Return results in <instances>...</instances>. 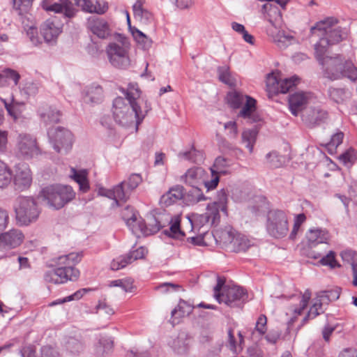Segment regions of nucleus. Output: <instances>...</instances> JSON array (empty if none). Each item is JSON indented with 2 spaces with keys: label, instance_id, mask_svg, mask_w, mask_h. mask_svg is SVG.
<instances>
[{
  "label": "nucleus",
  "instance_id": "obj_51",
  "mask_svg": "<svg viewBox=\"0 0 357 357\" xmlns=\"http://www.w3.org/2000/svg\"><path fill=\"white\" fill-rule=\"evenodd\" d=\"M109 286L121 287L126 292H132L134 289L132 280L131 279H119L112 280L110 282Z\"/></svg>",
  "mask_w": 357,
  "mask_h": 357
},
{
  "label": "nucleus",
  "instance_id": "obj_46",
  "mask_svg": "<svg viewBox=\"0 0 357 357\" xmlns=\"http://www.w3.org/2000/svg\"><path fill=\"white\" fill-rule=\"evenodd\" d=\"M266 158L268 165L273 168H278L285 162L284 157L275 151L268 153Z\"/></svg>",
  "mask_w": 357,
  "mask_h": 357
},
{
  "label": "nucleus",
  "instance_id": "obj_1",
  "mask_svg": "<svg viewBox=\"0 0 357 357\" xmlns=\"http://www.w3.org/2000/svg\"><path fill=\"white\" fill-rule=\"evenodd\" d=\"M311 32L317 34L320 39L314 45L315 56L322 66L324 75L331 80L346 77L351 81L357 79V68L351 63L343 62L340 55L335 57L325 56L331 45H335L347 36L346 29L338 25L335 17H327L316 23L311 28Z\"/></svg>",
  "mask_w": 357,
  "mask_h": 357
},
{
  "label": "nucleus",
  "instance_id": "obj_33",
  "mask_svg": "<svg viewBox=\"0 0 357 357\" xmlns=\"http://www.w3.org/2000/svg\"><path fill=\"white\" fill-rule=\"evenodd\" d=\"M328 96L333 102L343 104L350 99L351 93L349 90L344 88L330 87L328 89Z\"/></svg>",
  "mask_w": 357,
  "mask_h": 357
},
{
  "label": "nucleus",
  "instance_id": "obj_14",
  "mask_svg": "<svg viewBox=\"0 0 357 357\" xmlns=\"http://www.w3.org/2000/svg\"><path fill=\"white\" fill-rule=\"evenodd\" d=\"M41 6L46 11L63 14L66 22L77 13V10L70 0H43Z\"/></svg>",
  "mask_w": 357,
  "mask_h": 357
},
{
  "label": "nucleus",
  "instance_id": "obj_39",
  "mask_svg": "<svg viewBox=\"0 0 357 357\" xmlns=\"http://www.w3.org/2000/svg\"><path fill=\"white\" fill-rule=\"evenodd\" d=\"M181 219L179 216H174L171 219L169 229L165 230L166 235L174 238H181L184 236V233L180 229Z\"/></svg>",
  "mask_w": 357,
  "mask_h": 357
},
{
  "label": "nucleus",
  "instance_id": "obj_21",
  "mask_svg": "<svg viewBox=\"0 0 357 357\" xmlns=\"http://www.w3.org/2000/svg\"><path fill=\"white\" fill-rule=\"evenodd\" d=\"M32 182V174L29 165L26 163H19L15 166L14 183L20 190L29 188Z\"/></svg>",
  "mask_w": 357,
  "mask_h": 357
},
{
  "label": "nucleus",
  "instance_id": "obj_31",
  "mask_svg": "<svg viewBox=\"0 0 357 357\" xmlns=\"http://www.w3.org/2000/svg\"><path fill=\"white\" fill-rule=\"evenodd\" d=\"M146 0H136L132 6L134 17L143 24H148L153 20L151 12L144 8Z\"/></svg>",
  "mask_w": 357,
  "mask_h": 357
},
{
  "label": "nucleus",
  "instance_id": "obj_28",
  "mask_svg": "<svg viewBox=\"0 0 357 357\" xmlns=\"http://www.w3.org/2000/svg\"><path fill=\"white\" fill-rule=\"evenodd\" d=\"M126 181H122L112 188V206H120L126 203L130 198L131 192L125 185Z\"/></svg>",
  "mask_w": 357,
  "mask_h": 357
},
{
  "label": "nucleus",
  "instance_id": "obj_3",
  "mask_svg": "<svg viewBox=\"0 0 357 357\" xmlns=\"http://www.w3.org/2000/svg\"><path fill=\"white\" fill-rule=\"evenodd\" d=\"M82 254L71 252L58 257V267L47 271L44 279L47 282L63 284L68 280H76L79 276V271L74 266L82 259Z\"/></svg>",
  "mask_w": 357,
  "mask_h": 357
},
{
  "label": "nucleus",
  "instance_id": "obj_10",
  "mask_svg": "<svg viewBox=\"0 0 357 357\" xmlns=\"http://www.w3.org/2000/svg\"><path fill=\"white\" fill-rule=\"evenodd\" d=\"M267 35L280 49H285L293 44L296 39L282 29V17L280 15L274 20H268L266 27Z\"/></svg>",
  "mask_w": 357,
  "mask_h": 357
},
{
  "label": "nucleus",
  "instance_id": "obj_20",
  "mask_svg": "<svg viewBox=\"0 0 357 357\" xmlns=\"http://www.w3.org/2000/svg\"><path fill=\"white\" fill-rule=\"evenodd\" d=\"M327 118L328 112L321 107H310L302 114L303 123L310 128L324 123Z\"/></svg>",
  "mask_w": 357,
  "mask_h": 357
},
{
  "label": "nucleus",
  "instance_id": "obj_44",
  "mask_svg": "<svg viewBox=\"0 0 357 357\" xmlns=\"http://www.w3.org/2000/svg\"><path fill=\"white\" fill-rule=\"evenodd\" d=\"M324 312L323 305L320 301H317V298L313 305L309 310L307 314L304 317L302 321V324H305L309 319H314L317 316Z\"/></svg>",
  "mask_w": 357,
  "mask_h": 357
},
{
  "label": "nucleus",
  "instance_id": "obj_17",
  "mask_svg": "<svg viewBox=\"0 0 357 357\" xmlns=\"http://www.w3.org/2000/svg\"><path fill=\"white\" fill-rule=\"evenodd\" d=\"M312 98V94L306 91H297L290 94L288 102L291 113L294 116H298Z\"/></svg>",
  "mask_w": 357,
  "mask_h": 357
},
{
  "label": "nucleus",
  "instance_id": "obj_26",
  "mask_svg": "<svg viewBox=\"0 0 357 357\" xmlns=\"http://www.w3.org/2000/svg\"><path fill=\"white\" fill-rule=\"evenodd\" d=\"M242 109L239 112L238 116L247 119L250 123L257 122L260 120L256 112V100L250 96L247 97L244 104L241 106Z\"/></svg>",
  "mask_w": 357,
  "mask_h": 357
},
{
  "label": "nucleus",
  "instance_id": "obj_11",
  "mask_svg": "<svg viewBox=\"0 0 357 357\" xmlns=\"http://www.w3.org/2000/svg\"><path fill=\"white\" fill-rule=\"evenodd\" d=\"M53 149L59 153L66 154L73 147V135L68 129L58 126L47 132Z\"/></svg>",
  "mask_w": 357,
  "mask_h": 357
},
{
  "label": "nucleus",
  "instance_id": "obj_38",
  "mask_svg": "<svg viewBox=\"0 0 357 357\" xmlns=\"http://www.w3.org/2000/svg\"><path fill=\"white\" fill-rule=\"evenodd\" d=\"M257 134L258 131L256 129H246L241 133V142L245 144V147L249 150L250 153L253 151Z\"/></svg>",
  "mask_w": 357,
  "mask_h": 357
},
{
  "label": "nucleus",
  "instance_id": "obj_55",
  "mask_svg": "<svg viewBox=\"0 0 357 357\" xmlns=\"http://www.w3.org/2000/svg\"><path fill=\"white\" fill-rule=\"evenodd\" d=\"M219 79L227 84H232L231 75L227 66H220L218 68Z\"/></svg>",
  "mask_w": 357,
  "mask_h": 357
},
{
  "label": "nucleus",
  "instance_id": "obj_12",
  "mask_svg": "<svg viewBox=\"0 0 357 357\" xmlns=\"http://www.w3.org/2000/svg\"><path fill=\"white\" fill-rule=\"evenodd\" d=\"M129 43L126 38L121 44L117 43H109L106 52L110 63L116 67L125 68L130 66V60L128 56Z\"/></svg>",
  "mask_w": 357,
  "mask_h": 357
},
{
  "label": "nucleus",
  "instance_id": "obj_8",
  "mask_svg": "<svg viewBox=\"0 0 357 357\" xmlns=\"http://www.w3.org/2000/svg\"><path fill=\"white\" fill-rule=\"evenodd\" d=\"M266 228L268 234L275 238H282L289 232L288 217L285 211L271 210L267 214Z\"/></svg>",
  "mask_w": 357,
  "mask_h": 357
},
{
  "label": "nucleus",
  "instance_id": "obj_50",
  "mask_svg": "<svg viewBox=\"0 0 357 357\" xmlns=\"http://www.w3.org/2000/svg\"><path fill=\"white\" fill-rule=\"evenodd\" d=\"M3 77L5 78L6 86L10 84V81H13L15 86L18 84L20 79V75L15 70L6 68L2 71Z\"/></svg>",
  "mask_w": 357,
  "mask_h": 357
},
{
  "label": "nucleus",
  "instance_id": "obj_40",
  "mask_svg": "<svg viewBox=\"0 0 357 357\" xmlns=\"http://www.w3.org/2000/svg\"><path fill=\"white\" fill-rule=\"evenodd\" d=\"M188 204H195L200 201L206 199L199 187H192L185 197Z\"/></svg>",
  "mask_w": 357,
  "mask_h": 357
},
{
  "label": "nucleus",
  "instance_id": "obj_13",
  "mask_svg": "<svg viewBox=\"0 0 357 357\" xmlns=\"http://www.w3.org/2000/svg\"><path fill=\"white\" fill-rule=\"evenodd\" d=\"M297 77L281 79L274 73L268 74L266 77V91L269 96L286 93L296 84Z\"/></svg>",
  "mask_w": 357,
  "mask_h": 357
},
{
  "label": "nucleus",
  "instance_id": "obj_56",
  "mask_svg": "<svg viewBox=\"0 0 357 357\" xmlns=\"http://www.w3.org/2000/svg\"><path fill=\"white\" fill-rule=\"evenodd\" d=\"M67 349L72 354H76L81 352L83 349L84 346L82 343L75 338H70L67 344H66Z\"/></svg>",
  "mask_w": 357,
  "mask_h": 357
},
{
  "label": "nucleus",
  "instance_id": "obj_15",
  "mask_svg": "<svg viewBox=\"0 0 357 357\" xmlns=\"http://www.w3.org/2000/svg\"><path fill=\"white\" fill-rule=\"evenodd\" d=\"M24 235L18 229L13 228L0 232V250H8L19 247L24 241Z\"/></svg>",
  "mask_w": 357,
  "mask_h": 357
},
{
  "label": "nucleus",
  "instance_id": "obj_32",
  "mask_svg": "<svg viewBox=\"0 0 357 357\" xmlns=\"http://www.w3.org/2000/svg\"><path fill=\"white\" fill-rule=\"evenodd\" d=\"M103 100V90L101 86L92 84L86 90L84 101L91 104H99Z\"/></svg>",
  "mask_w": 357,
  "mask_h": 357
},
{
  "label": "nucleus",
  "instance_id": "obj_7",
  "mask_svg": "<svg viewBox=\"0 0 357 357\" xmlns=\"http://www.w3.org/2000/svg\"><path fill=\"white\" fill-rule=\"evenodd\" d=\"M208 173L202 167H193L187 170L181 176V181L191 187H199L204 185L207 191L216 188L219 183V176L215 170L211 169V178L208 179Z\"/></svg>",
  "mask_w": 357,
  "mask_h": 357
},
{
  "label": "nucleus",
  "instance_id": "obj_60",
  "mask_svg": "<svg viewBox=\"0 0 357 357\" xmlns=\"http://www.w3.org/2000/svg\"><path fill=\"white\" fill-rule=\"evenodd\" d=\"M93 13L98 15L105 14L108 8V3L104 0H93Z\"/></svg>",
  "mask_w": 357,
  "mask_h": 357
},
{
  "label": "nucleus",
  "instance_id": "obj_62",
  "mask_svg": "<svg viewBox=\"0 0 357 357\" xmlns=\"http://www.w3.org/2000/svg\"><path fill=\"white\" fill-rule=\"evenodd\" d=\"M75 3L80 7L82 10L88 13H93V0H73Z\"/></svg>",
  "mask_w": 357,
  "mask_h": 357
},
{
  "label": "nucleus",
  "instance_id": "obj_58",
  "mask_svg": "<svg viewBox=\"0 0 357 357\" xmlns=\"http://www.w3.org/2000/svg\"><path fill=\"white\" fill-rule=\"evenodd\" d=\"M88 291L86 289L79 290L75 292L73 294L66 296L62 299H58L51 303V305H55L57 304L64 303L74 300H79L83 296V292Z\"/></svg>",
  "mask_w": 357,
  "mask_h": 357
},
{
  "label": "nucleus",
  "instance_id": "obj_34",
  "mask_svg": "<svg viewBox=\"0 0 357 357\" xmlns=\"http://www.w3.org/2000/svg\"><path fill=\"white\" fill-rule=\"evenodd\" d=\"M114 348V340L109 336H100L96 345V353L98 356H104L110 354Z\"/></svg>",
  "mask_w": 357,
  "mask_h": 357
},
{
  "label": "nucleus",
  "instance_id": "obj_6",
  "mask_svg": "<svg viewBox=\"0 0 357 357\" xmlns=\"http://www.w3.org/2000/svg\"><path fill=\"white\" fill-rule=\"evenodd\" d=\"M15 218L20 226L36 222L40 213L36 201L31 197H20L14 206Z\"/></svg>",
  "mask_w": 357,
  "mask_h": 357
},
{
  "label": "nucleus",
  "instance_id": "obj_53",
  "mask_svg": "<svg viewBox=\"0 0 357 357\" xmlns=\"http://www.w3.org/2000/svg\"><path fill=\"white\" fill-rule=\"evenodd\" d=\"M225 130L227 131V136L229 139L234 140L237 139L238 135V125L236 121H230L223 125Z\"/></svg>",
  "mask_w": 357,
  "mask_h": 357
},
{
  "label": "nucleus",
  "instance_id": "obj_54",
  "mask_svg": "<svg viewBox=\"0 0 357 357\" xmlns=\"http://www.w3.org/2000/svg\"><path fill=\"white\" fill-rule=\"evenodd\" d=\"M13 1L14 9L18 12L19 15H22L28 12L33 0H13Z\"/></svg>",
  "mask_w": 357,
  "mask_h": 357
},
{
  "label": "nucleus",
  "instance_id": "obj_43",
  "mask_svg": "<svg viewBox=\"0 0 357 357\" xmlns=\"http://www.w3.org/2000/svg\"><path fill=\"white\" fill-rule=\"evenodd\" d=\"M40 117L46 125H50L59 121L61 113L59 110L50 107L47 112L41 113Z\"/></svg>",
  "mask_w": 357,
  "mask_h": 357
},
{
  "label": "nucleus",
  "instance_id": "obj_42",
  "mask_svg": "<svg viewBox=\"0 0 357 357\" xmlns=\"http://www.w3.org/2000/svg\"><path fill=\"white\" fill-rule=\"evenodd\" d=\"M227 192L225 189H221L217 192V200L209 205H215L218 212L222 211L227 214Z\"/></svg>",
  "mask_w": 357,
  "mask_h": 357
},
{
  "label": "nucleus",
  "instance_id": "obj_23",
  "mask_svg": "<svg viewBox=\"0 0 357 357\" xmlns=\"http://www.w3.org/2000/svg\"><path fill=\"white\" fill-rule=\"evenodd\" d=\"M215 205H208L206 211L202 214L195 213L192 215V220L199 227H202L207 223L213 225L220 219V213L218 212Z\"/></svg>",
  "mask_w": 357,
  "mask_h": 357
},
{
  "label": "nucleus",
  "instance_id": "obj_24",
  "mask_svg": "<svg viewBox=\"0 0 357 357\" xmlns=\"http://www.w3.org/2000/svg\"><path fill=\"white\" fill-rule=\"evenodd\" d=\"M87 26L100 38H106L109 35V25L103 19L91 17L88 19Z\"/></svg>",
  "mask_w": 357,
  "mask_h": 357
},
{
  "label": "nucleus",
  "instance_id": "obj_47",
  "mask_svg": "<svg viewBox=\"0 0 357 357\" xmlns=\"http://www.w3.org/2000/svg\"><path fill=\"white\" fill-rule=\"evenodd\" d=\"M344 138V133L341 131H337L333 134L328 143L326 144V147L331 154L336 151L337 147L342 144Z\"/></svg>",
  "mask_w": 357,
  "mask_h": 357
},
{
  "label": "nucleus",
  "instance_id": "obj_25",
  "mask_svg": "<svg viewBox=\"0 0 357 357\" xmlns=\"http://www.w3.org/2000/svg\"><path fill=\"white\" fill-rule=\"evenodd\" d=\"M184 197V188L176 185L160 197V202L165 206H171Z\"/></svg>",
  "mask_w": 357,
  "mask_h": 357
},
{
  "label": "nucleus",
  "instance_id": "obj_45",
  "mask_svg": "<svg viewBox=\"0 0 357 357\" xmlns=\"http://www.w3.org/2000/svg\"><path fill=\"white\" fill-rule=\"evenodd\" d=\"M338 159L344 165L351 167L357 159L356 152L354 149L350 148L340 154Z\"/></svg>",
  "mask_w": 357,
  "mask_h": 357
},
{
  "label": "nucleus",
  "instance_id": "obj_30",
  "mask_svg": "<svg viewBox=\"0 0 357 357\" xmlns=\"http://www.w3.org/2000/svg\"><path fill=\"white\" fill-rule=\"evenodd\" d=\"M193 310V306L183 300H180L178 305L172 311L170 322L172 326L179 323V319L189 315Z\"/></svg>",
  "mask_w": 357,
  "mask_h": 357
},
{
  "label": "nucleus",
  "instance_id": "obj_5",
  "mask_svg": "<svg viewBox=\"0 0 357 357\" xmlns=\"http://www.w3.org/2000/svg\"><path fill=\"white\" fill-rule=\"evenodd\" d=\"M213 292L219 303H224L231 307H240L248 300V294L244 289L236 285H225V280L220 278H218Z\"/></svg>",
  "mask_w": 357,
  "mask_h": 357
},
{
  "label": "nucleus",
  "instance_id": "obj_48",
  "mask_svg": "<svg viewBox=\"0 0 357 357\" xmlns=\"http://www.w3.org/2000/svg\"><path fill=\"white\" fill-rule=\"evenodd\" d=\"M307 218L304 213L297 214L294 218V225L289 234L290 239H294L300 229L301 226L306 221Z\"/></svg>",
  "mask_w": 357,
  "mask_h": 357
},
{
  "label": "nucleus",
  "instance_id": "obj_2",
  "mask_svg": "<svg viewBox=\"0 0 357 357\" xmlns=\"http://www.w3.org/2000/svg\"><path fill=\"white\" fill-rule=\"evenodd\" d=\"M120 91L126 98L117 97L113 101L112 114L115 122L122 127L135 126L137 131L142 122L151 105L145 101L142 107L139 98L141 91L136 84H130L127 89L121 87Z\"/></svg>",
  "mask_w": 357,
  "mask_h": 357
},
{
  "label": "nucleus",
  "instance_id": "obj_29",
  "mask_svg": "<svg viewBox=\"0 0 357 357\" xmlns=\"http://www.w3.org/2000/svg\"><path fill=\"white\" fill-rule=\"evenodd\" d=\"M311 297V292L307 289L303 294H294L290 298L295 301L298 302V305H292L290 307V311L294 314L295 317L301 315L303 310L307 306L308 302Z\"/></svg>",
  "mask_w": 357,
  "mask_h": 357
},
{
  "label": "nucleus",
  "instance_id": "obj_27",
  "mask_svg": "<svg viewBox=\"0 0 357 357\" xmlns=\"http://www.w3.org/2000/svg\"><path fill=\"white\" fill-rule=\"evenodd\" d=\"M330 235L328 231L321 228L310 229L306 233V238L310 246H315L319 243H327Z\"/></svg>",
  "mask_w": 357,
  "mask_h": 357
},
{
  "label": "nucleus",
  "instance_id": "obj_61",
  "mask_svg": "<svg viewBox=\"0 0 357 357\" xmlns=\"http://www.w3.org/2000/svg\"><path fill=\"white\" fill-rule=\"evenodd\" d=\"M181 288L180 285L171 282H164L156 287V289L163 294L169 291H177Z\"/></svg>",
  "mask_w": 357,
  "mask_h": 357
},
{
  "label": "nucleus",
  "instance_id": "obj_16",
  "mask_svg": "<svg viewBox=\"0 0 357 357\" xmlns=\"http://www.w3.org/2000/svg\"><path fill=\"white\" fill-rule=\"evenodd\" d=\"M222 239L225 243H229L234 252L246 251L253 243L246 236L236 232L233 229L222 233Z\"/></svg>",
  "mask_w": 357,
  "mask_h": 357
},
{
  "label": "nucleus",
  "instance_id": "obj_59",
  "mask_svg": "<svg viewBox=\"0 0 357 357\" xmlns=\"http://www.w3.org/2000/svg\"><path fill=\"white\" fill-rule=\"evenodd\" d=\"M319 262L323 266H329L331 268L339 266L335 260V252L333 251H330L326 256L322 257Z\"/></svg>",
  "mask_w": 357,
  "mask_h": 357
},
{
  "label": "nucleus",
  "instance_id": "obj_37",
  "mask_svg": "<svg viewBox=\"0 0 357 357\" xmlns=\"http://www.w3.org/2000/svg\"><path fill=\"white\" fill-rule=\"evenodd\" d=\"M249 96L244 95L237 91H232L227 95V102L228 105L233 109L240 108L243 104L247 97Z\"/></svg>",
  "mask_w": 357,
  "mask_h": 357
},
{
  "label": "nucleus",
  "instance_id": "obj_41",
  "mask_svg": "<svg viewBox=\"0 0 357 357\" xmlns=\"http://www.w3.org/2000/svg\"><path fill=\"white\" fill-rule=\"evenodd\" d=\"M12 180V172L8 165L0 160V188L7 187Z\"/></svg>",
  "mask_w": 357,
  "mask_h": 357
},
{
  "label": "nucleus",
  "instance_id": "obj_18",
  "mask_svg": "<svg viewBox=\"0 0 357 357\" xmlns=\"http://www.w3.org/2000/svg\"><path fill=\"white\" fill-rule=\"evenodd\" d=\"M151 221L152 224L149 223L148 227L145 223L143 222V221H138L135 215L133 214L130 218L127 220L126 224L129 227H130L132 231L134 234H137V229L136 227L137 225L138 229L140 231V232L143 235L149 236L158 232L162 227L160 223L155 218H152Z\"/></svg>",
  "mask_w": 357,
  "mask_h": 357
},
{
  "label": "nucleus",
  "instance_id": "obj_35",
  "mask_svg": "<svg viewBox=\"0 0 357 357\" xmlns=\"http://www.w3.org/2000/svg\"><path fill=\"white\" fill-rule=\"evenodd\" d=\"M70 177L79 185V190L86 192L89 190V183L87 178L88 172L86 169L77 171L72 167Z\"/></svg>",
  "mask_w": 357,
  "mask_h": 357
},
{
  "label": "nucleus",
  "instance_id": "obj_36",
  "mask_svg": "<svg viewBox=\"0 0 357 357\" xmlns=\"http://www.w3.org/2000/svg\"><path fill=\"white\" fill-rule=\"evenodd\" d=\"M341 293V289L335 287L332 289L321 291L317 294V299L320 301L323 305H327L331 302L337 301Z\"/></svg>",
  "mask_w": 357,
  "mask_h": 357
},
{
  "label": "nucleus",
  "instance_id": "obj_19",
  "mask_svg": "<svg viewBox=\"0 0 357 357\" xmlns=\"http://www.w3.org/2000/svg\"><path fill=\"white\" fill-rule=\"evenodd\" d=\"M146 254L147 250L144 247H139L136 250L130 251L126 255L120 256L114 259L111 263V268L114 271L123 268L132 261L143 259Z\"/></svg>",
  "mask_w": 357,
  "mask_h": 357
},
{
  "label": "nucleus",
  "instance_id": "obj_64",
  "mask_svg": "<svg viewBox=\"0 0 357 357\" xmlns=\"http://www.w3.org/2000/svg\"><path fill=\"white\" fill-rule=\"evenodd\" d=\"M267 318L264 314H261L256 322L255 330L260 334L264 335L267 331Z\"/></svg>",
  "mask_w": 357,
  "mask_h": 357
},
{
  "label": "nucleus",
  "instance_id": "obj_9",
  "mask_svg": "<svg viewBox=\"0 0 357 357\" xmlns=\"http://www.w3.org/2000/svg\"><path fill=\"white\" fill-rule=\"evenodd\" d=\"M14 152L18 158L27 160L42 153L36 138L26 133H20L16 137Z\"/></svg>",
  "mask_w": 357,
  "mask_h": 357
},
{
  "label": "nucleus",
  "instance_id": "obj_22",
  "mask_svg": "<svg viewBox=\"0 0 357 357\" xmlns=\"http://www.w3.org/2000/svg\"><path fill=\"white\" fill-rule=\"evenodd\" d=\"M62 31V25L57 22V17L47 20L41 26L40 32L47 43L54 41Z\"/></svg>",
  "mask_w": 357,
  "mask_h": 357
},
{
  "label": "nucleus",
  "instance_id": "obj_4",
  "mask_svg": "<svg viewBox=\"0 0 357 357\" xmlns=\"http://www.w3.org/2000/svg\"><path fill=\"white\" fill-rule=\"evenodd\" d=\"M39 195L49 208L59 210L75 198V192L70 185L52 184L44 187Z\"/></svg>",
  "mask_w": 357,
  "mask_h": 357
},
{
  "label": "nucleus",
  "instance_id": "obj_57",
  "mask_svg": "<svg viewBox=\"0 0 357 357\" xmlns=\"http://www.w3.org/2000/svg\"><path fill=\"white\" fill-rule=\"evenodd\" d=\"M227 166V160L223 157H218L215 160L213 167L210 168L213 169L216 174L220 175L221 174H225V167ZM220 177V176H218Z\"/></svg>",
  "mask_w": 357,
  "mask_h": 357
},
{
  "label": "nucleus",
  "instance_id": "obj_52",
  "mask_svg": "<svg viewBox=\"0 0 357 357\" xmlns=\"http://www.w3.org/2000/svg\"><path fill=\"white\" fill-rule=\"evenodd\" d=\"M127 189L132 193V191L137 188V186L142 181V178L139 174H132L129 176L127 180H125Z\"/></svg>",
  "mask_w": 357,
  "mask_h": 357
},
{
  "label": "nucleus",
  "instance_id": "obj_49",
  "mask_svg": "<svg viewBox=\"0 0 357 357\" xmlns=\"http://www.w3.org/2000/svg\"><path fill=\"white\" fill-rule=\"evenodd\" d=\"M132 34L135 40L142 45L144 49H148L151 45V40L141 31L137 29L132 30Z\"/></svg>",
  "mask_w": 357,
  "mask_h": 357
},
{
  "label": "nucleus",
  "instance_id": "obj_63",
  "mask_svg": "<svg viewBox=\"0 0 357 357\" xmlns=\"http://www.w3.org/2000/svg\"><path fill=\"white\" fill-rule=\"evenodd\" d=\"M10 222L8 211L0 207V232L3 231L8 227Z\"/></svg>",
  "mask_w": 357,
  "mask_h": 357
}]
</instances>
